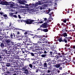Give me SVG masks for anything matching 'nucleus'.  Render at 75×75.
Segmentation results:
<instances>
[{"label": "nucleus", "mask_w": 75, "mask_h": 75, "mask_svg": "<svg viewBox=\"0 0 75 75\" xmlns=\"http://www.w3.org/2000/svg\"><path fill=\"white\" fill-rule=\"evenodd\" d=\"M21 8H24L22 9V11L24 14H28L29 11L34 12L35 11V9L30 8L29 7V5L28 4L25 5V6H21Z\"/></svg>", "instance_id": "f257e3e1"}, {"label": "nucleus", "mask_w": 75, "mask_h": 75, "mask_svg": "<svg viewBox=\"0 0 75 75\" xmlns=\"http://www.w3.org/2000/svg\"><path fill=\"white\" fill-rule=\"evenodd\" d=\"M22 69L25 70L24 72H23V75H26L30 69L29 67L28 66H25L23 67Z\"/></svg>", "instance_id": "f03ea898"}, {"label": "nucleus", "mask_w": 75, "mask_h": 75, "mask_svg": "<svg viewBox=\"0 0 75 75\" xmlns=\"http://www.w3.org/2000/svg\"><path fill=\"white\" fill-rule=\"evenodd\" d=\"M38 8L39 9H40V10H42L43 9H45L46 8L44 7L43 6H40L39 7H36L34 8L33 9H35V11H33L34 12H35V11H38Z\"/></svg>", "instance_id": "7ed1b4c3"}, {"label": "nucleus", "mask_w": 75, "mask_h": 75, "mask_svg": "<svg viewBox=\"0 0 75 75\" xmlns=\"http://www.w3.org/2000/svg\"><path fill=\"white\" fill-rule=\"evenodd\" d=\"M29 8H33L34 7H37V6H38V3H36L35 4H29Z\"/></svg>", "instance_id": "20e7f679"}, {"label": "nucleus", "mask_w": 75, "mask_h": 75, "mask_svg": "<svg viewBox=\"0 0 75 75\" xmlns=\"http://www.w3.org/2000/svg\"><path fill=\"white\" fill-rule=\"evenodd\" d=\"M36 37H39L40 41H42L43 43H44L45 41V39L42 36L40 35H36Z\"/></svg>", "instance_id": "39448f33"}, {"label": "nucleus", "mask_w": 75, "mask_h": 75, "mask_svg": "<svg viewBox=\"0 0 75 75\" xmlns=\"http://www.w3.org/2000/svg\"><path fill=\"white\" fill-rule=\"evenodd\" d=\"M33 21H35L31 19H27V20L25 21L24 22H25L26 24H31L33 23L32 22H33Z\"/></svg>", "instance_id": "423d86ee"}, {"label": "nucleus", "mask_w": 75, "mask_h": 75, "mask_svg": "<svg viewBox=\"0 0 75 75\" xmlns=\"http://www.w3.org/2000/svg\"><path fill=\"white\" fill-rule=\"evenodd\" d=\"M16 4H15L14 3H13L10 5V7L11 8H13H13L14 9H15V10H17V8H18V6H15ZM13 6H15L13 7Z\"/></svg>", "instance_id": "0eeeda50"}, {"label": "nucleus", "mask_w": 75, "mask_h": 75, "mask_svg": "<svg viewBox=\"0 0 75 75\" xmlns=\"http://www.w3.org/2000/svg\"><path fill=\"white\" fill-rule=\"evenodd\" d=\"M41 1H45L44 3H52L54 0H40Z\"/></svg>", "instance_id": "6e6552de"}, {"label": "nucleus", "mask_w": 75, "mask_h": 75, "mask_svg": "<svg viewBox=\"0 0 75 75\" xmlns=\"http://www.w3.org/2000/svg\"><path fill=\"white\" fill-rule=\"evenodd\" d=\"M41 27H42L43 28H47L48 27V25L47 23H44L42 24V25L40 26Z\"/></svg>", "instance_id": "1a4fd4ad"}, {"label": "nucleus", "mask_w": 75, "mask_h": 75, "mask_svg": "<svg viewBox=\"0 0 75 75\" xmlns=\"http://www.w3.org/2000/svg\"><path fill=\"white\" fill-rule=\"evenodd\" d=\"M13 45V44L12 43H7V45L8 47H7V48L8 50H9L10 48L12 47V45Z\"/></svg>", "instance_id": "9d476101"}, {"label": "nucleus", "mask_w": 75, "mask_h": 75, "mask_svg": "<svg viewBox=\"0 0 75 75\" xmlns=\"http://www.w3.org/2000/svg\"><path fill=\"white\" fill-rule=\"evenodd\" d=\"M33 46L34 48H35V50H40V47L39 46L37 45V43L35 44H34Z\"/></svg>", "instance_id": "9b49d317"}, {"label": "nucleus", "mask_w": 75, "mask_h": 75, "mask_svg": "<svg viewBox=\"0 0 75 75\" xmlns=\"http://www.w3.org/2000/svg\"><path fill=\"white\" fill-rule=\"evenodd\" d=\"M0 4L2 5H8V3L6 1H1L0 2Z\"/></svg>", "instance_id": "f8f14e48"}, {"label": "nucleus", "mask_w": 75, "mask_h": 75, "mask_svg": "<svg viewBox=\"0 0 75 75\" xmlns=\"http://www.w3.org/2000/svg\"><path fill=\"white\" fill-rule=\"evenodd\" d=\"M18 1L19 3L22 4H24V3H27V1H25V0H23V2L21 0H18Z\"/></svg>", "instance_id": "ddd939ff"}, {"label": "nucleus", "mask_w": 75, "mask_h": 75, "mask_svg": "<svg viewBox=\"0 0 75 75\" xmlns=\"http://www.w3.org/2000/svg\"><path fill=\"white\" fill-rule=\"evenodd\" d=\"M11 24L10 23V25L8 28L9 30H11V29L14 30H17V28H15L14 27L11 26Z\"/></svg>", "instance_id": "4468645a"}, {"label": "nucleus", "mask_w": 75, "mask_h": 75, "mask_svg": "<svg viewBox=\"0 0 75 75\" xmlns=\"http://www.w3.org/2000/svg\"><path fill=\"white\" fill-rule=\"evenodd\" d=\"M5 41L7 42V43H12L13 44L14 42L13 41H11L10 39H5Z\"/></svg>", "instance_id": "2eb2a0df"}, {"label": "nucleus", "mask_w": 75, "mask_h": 75, "mask_svg": "<svg viewBox=\"0 0 75 75\" xmlns=\"http://www.w3.org/2000/svg\"><path fill=\"white\" fill-rule=\"evenodd\" d=\"M62 63L57 64H56L55 67L56 68H59L61 66H62Z\"/></svg>", "instance_id": "dca6fc26"}, {"label": "nucleus", "mask_w": 75, "mask_h": 75, "mask_svg": "<svg viewBox=\"0 0 75 75\" xmlns=\"http://www.w3.org/2000/svg\"><path fill=\"white\" fill-rule=\"evenodd\" d=\"M6 35V32H0V38L3 37V35Z\"/></svg>", "instance_id": "f3484780"}, {"label": "nucleus", "mask_w": 75, "mask_h": 75, "mask_svg": "<svg viewBox=\"0 0 75 75\" xmlns=\"http://www.w3.org/2000/svg\"><path fill=\"white\" fill-rule=\"evenodd\" d=\"M51 72H52L51 70V69L48 70L47 71V73H46V74H47V75H51V74L50 73H51Z\"/></svg>", "instance_id": "a211bd4d"}, {"label": "nucleus", "mask_w": 75, "mask_h": 75, "mask_svg": "<svg viewBox=\"0 0 75 75\" xmlns=\"http://www.w3.org/2000/svg\"><path fill=\"white\" fill-rule=\"evenodd\" d=\"M52 17V16H50L49 18V20H47V21L46 22V23H48L49 22H51V19Z\"/></svg>", "instance_id": "6ab92c4d"}, {"label": "nucleus", "mask_w": 75, "mask_h": 75, "mask_svg": "<svg viewBox=\"0 0 75 75\" xmlns=\"http://www.w3.org/2000/svg\"><path fill=\"white\" fill-rule=\"evenodd\" d=\"M22 41H23V43H22V45H25V42H26V40L25 38H24L23 40V37L22 39Z\"/></svg>", "instance_id": "aec40b11"}, {"label": "nucleus", "mask_w": 75, "mask_h": 75, "mask_svg": "<svg viewBox=\"0 0 75 75\" xmlns=\"http://www.w3.org/2000/svg\"><path fill=\"white\" fill-rule=\"evenodd\" d=\"M43 1L44 2L40 1H39V4H40V5H41V4H43L44 3H45L44 2H45V1Z\"/></svg>", "instance_id": "412c9836"}, {"label": "nucleus", "mask_w": 75, "mask_h": 75, "mask_svg": "<svg viewBox=\"0 0 75 75\" xmlns=\"http://www.w3.org/2000/svg\"><path fill=\"white\" fill-rule=\"evenodd\" d=\"M24 38H25L26 40V41H28V37L27 36H24L23 37V40Z\"/></svg>", "instance_id": "4be33fe9"}, {"label": "nucleus", "mask_w": 75, "mask_h": 75, "mask_svg": "<svg viewBox=\"0 0 75 75\" xmlns=\"http://www.w3.org/2000/svg\"><path fill=\"white\" fill-rule=\"evenodd\" d=\"M72 38L71 37H69L68 38H67V37H66L65 38V39H68V41H70V39L71 40Z\"/></svg>", "instance_id": "5701e85b"}, {"label": "nucleus", "mask_w": 75, "mask_h": 75, "mask_svg": "<svg viewBox=\"0 0 75 75\" xmlns=\"http://www.w3.org/2000/svg\"><path fill=\"white\" fill-rule=\"evenodd\" d=\"M41 75H48V74H47V72H44V71H43V72H41Z\"/></svg>", "instance_id": "b1692460"}, {"label": "nucleus", "mask_w": 75, "mask_h": 75, "mask_svg": "<svg viewBox=\"0 0 75 75\" xmlns=\"http://www.w3.org/2000/svg\"><path fill=\"white\" fill-rule=\"evenodd\" d=\"M5 59V57L4 56H1L0 55V59Z\"/></svg>", "instance_id": "393cba45"}, {"label": "nucleus", "mask_w": 75, "mask_h": 75, "mask_svg": "<svg viewBox=\"0 0 75 75\" xmlns=\"http://www.w3.org/2000/svg\"><path fill=\"white\" fill-rule=\"evenodd\" d=\"M43 7H48V4H43Z\"/></svg>", "instance_id": "a878e982"}, {"label": "nucleus", "mask_w": 75, "mask_h": 75, "mask_svg": "<svg viewBox=\"0 0 75 75\" xmlns=\"http://www.w3.org/2000/svg\"><path fill=\"white\" fill-rule=\"evenodd\" d=\"M46 56H47V54H43L41 55V57H42V58H45Z\"/></svg>", "instance_id": "bb28decb"}, {"label": "nucleus", "mask_w": 75, "mask_h": 75, "mask_svg": "<svg viewBox=\"0 0 75 75\" xmlns=\"http://www.w3.org/2000/svg\"><path fill=\"white\" fill-rule=\"evenodd\" d=\"M9 14L10 16L11 17H13V14H13V13L9 12Z\"/></svg>", "instance_id": "cd10ccee"}, {"label": "nucleus", "mask_w": 75, "mask_h": 75, "mask_svg": "<svg viewBox=\"0 0 75 75\" xmlns=\"http://www.w3.org/2000/svg\"><path fill=\"white\" fill-rule=\"evenodd\" d=\"M62 33H64V31H65V30H66V28L65 27H63L62 28Z\"/></svg>", "instance_id": "c85d7f7f"}, {"label": "nucleus", "mask_w": 75, "mask_h": 75, "mask_svg": "<svg viewBox=\"0 0 75 75\" xmlns=\"http://www.w3.org/2000/svg\"><path fill=\"white\" fill-rule=\"evenodd\" d=\"M37 44L38 45H41V44H42V42H41L38 41Z\"/></svg>", "instance_id": "c756f323"}, {"label": "nucleus", "mask_w": 75, "mask_h": 75, "mask_svg": "<svg viewBox=\"0 0 75 75\" xmlns=\"http://www.w3.org/2000/svg\"><path fill=\"white\" fill-rule=\"evenodd\" d=\"M58 61L59 62H63V61H64V59L63 58H62V59L59 60Z\"/></svg>", "instance_id": "7c9ffc66"}, {"label": "nucleus", "mask_w": 75, "mask_h": 75, "mask_svg": "<svg viewBox=\"0 0 75 75\" xmlns=\"http://www.w3.org/2000/svg\"><path fill=\"white\" fill-rule=\"evenodd\" d=\"M47 64L46 63H45L44 64V67H45V68H47Z\"/></svg>", "instance_id": "2f4dec72"}, {"label": "nucleus", "mask_w": 75, "mask_h": 75, "mask_svg": "<svg viewBox=\"0 0 75 75\" xmlns=\"http://www.w3.org/2000/svg\"><path fill=\"white\" fill-rule=\"evenodd\" d=\"M5 47H6V48H5L4 50V52H7V50L8 49H7V47L6 46H5Z\"/></svg>", "instance_id": "473e14b6"}, {"label": "nucleus", "mask_w": 75, "mask_h": 75, "mask_svg": "<svg viewBox=\"0 0 75 75\" xmlns=\"http://www.w3.org/2000/svg\"><path fill=\"white\" fill-rule=\"evenodd\" d=\"M0 63L2 65H4V63L1 60H0Z\"/></svg>", "instance_id": "72a5a7b5"}, {"label": "nucleus", "mask_w": 75, "mask_h": 75, "mask_svg": "<svg viewBox=\"0 0 75 75\" xmlns=\"http://www.w3.org/2000/svg\"><path fill=\"white\" fill-rule=\"evenodd\" d=\"M50 47L51 49H53L54 48V47L53 45H51L50 46Z\"/></svg>", "instance_id": "f704fd0d"}, {"label": "nucleus", "mask_w": 75, "mask_h": 75, "mask_svg": "<svg viewBox=\"0 0 75 75\" xmlns=\"http://www.w3.org/2000/svg\"><path fill=\"white\" fill-rule=\"evenodd\" d=\"M67 33H63V36L64 37H67Z\"/></svg>", "instance_id": "c9c22d12"}, {"label": "nucleus", "mask_w": 75, "mask_h": 75, "mask_svg": "<svg viewBox=\"0 0 75 75\" xmlns=\"http://www.w3.org/2000/svg\"><path fill=\"white\" fill-rule=\"evenodd\" d=\"M52 9H50V8H49L48 9V12H47V14H48V13H49L50 12V11H51V10H52V9H52V8H51Z\"/></svg>", "instance_id": "e433bc0d"}, {"label": "nucleus", "mask_w": 75, "mask_h": 75, "mask_svg": "<svg viewBox=\"0 0 75 75\" xmlns=\"http://www.w3.org/2000/svg\"><path fill=\"white\" fill-rule=\"evenodd\" d=\"M36 69V72H38V71H39V69L38 68H35Z\"/></svg>", "instance_id": "4c0bfd02"}, {"label": "nucleus", "mask_w": 75, "mask_h": 75, "mask_svg": "<svg viewBox=\"0 0 75 75\" xmlns=\"http://www.w3.org/2000/svg\"><path fill=\"white\" fill-rule=\"evenodd\" d=\"M52 52L53 53H54V54H57V52L55 50H53L52 51Z\"/></svg>", "instance_id": "58836bf2"}, {"label": "nucleus", "mask_w": 75, "mask_h": 75, "mask_svg": "<svg viewBox=\"0 0 75 75\" xmlns=\"http://www.w3.org/2000/svg\"><path fill=\"white\" fill-rule=\"evenodd\" d=\"M43 31L44 32H47V31H48V30L47 29H44L43 30Z\"/></svg>", "instance_id": "ea45409f"}, {"label": "nucleus", "mask_w": 75, "mask_h": 75, "mask_svg": "<svg viewBox=\"0 0 75 75\" xmlns=\"http://www.w3.org/2000/svg\"><path fill=\"white\" fill-rule=\"evenodd\" d=\"M59 42H62V38H61L60 39H59Z\"/></svg>", "instance_id": "a19ab883"}, {"label": "nucleus", "mask_w": 75, "mask_h": 75, "mask_svg": "<svg viewBox=\"0 0 75 75\" xmlns=\"http://www.w3.org/2000/svg\"><path fill=\"white\" fill-rule=\"evenodd\" d=\"M36 50H35V49H34V48H33L32 50V51L33 52H37V51Z\"/></svg>", "instance_id": "79ce46f5"}, {"label": "nucleus", "mask_w": 75, "mask_h": 75, "mask_svg": "<svg viewBox=\"0 0 75 75\" xmlns=\"http://www.w3.org/2000/svg\"><path fill=\"white\" fill-rule=\"evenodd\" d=\"M31 60L32 61H35L36 59L35 58H32L31 59Z\"/></svg>", "instance_id": "37998d69"}, {"label": "nucleus", "mask_w": 75, "mask_h": 75, "mask_svg": "<svg viewBox=\"0 0 75 75\" xmlns=\"http://www.w3.org/2000/svg\"><path fill=\"white\" fill-rule=\"evenodd\" d=\"M17 33L16 36H17V37H19V34H20V32H17Z\"/></svg>", "instance_id": "c03bdc74"}, {"label": "nucleus", "mask_w": 75, "mask_h": 75, "mask_svg": "<svg viewBox=\"0 0 75 75\" xmlns=\"http://www.w3.org/2000/svg\"><path fill=\"white\" fill-rule=\"evenodd\" d=\"M10 63H7L6 65V67H10Z\"/></svg>", "instance_id": "a18cd8bd"}, {"label": "nucleus", "mask_w": 75, "mask_h": 75, "mask_svg": "<svg viewBox=\"0 0 75 75\" xmlns=\"http://www.w3.org/2000/svg\"><path fill=\"white\" fill-rule=\"evenodd\" d=\"M4 38H6V39H7V38H9V37H8L6 35H5L4 36Z\"/></svg>", "instance_id": "49530a36"}, {"label": "nucleus", "mask_w": 75, "mask_h": 75, "mask_svg": "<svg viewBox=\"0 0 75 75\" xmlns=\"http://www.w3.org/2000/svg\"><path fill=\"white\" fill-rule=\"evenodd\" d=\"M1 25L2 27H3V26L4 25H4V23H3V22L1 23Z\"/></svg>", "instance_id": "de8ad7c7"}, {"label": "nucleus", "mask_w": 75, "mask_h": 75, "mask_svg": "<svg viewBox=\"0 0 75 75\" xmlns=\"http://www.w3.org/2000/svg\"><path fill=\"white\" fill-rule=\"evenodd\" d=\"M1 47H3L4 46V44L3 43H2L1 44Z\"/></svg>", "instance_id": "09e8293b"}, {"label": "nucleus", "mask_w": 75, "mask_h": 75, "mask_svg": "<svg viewBox=\"0 0 75 75\" xmlns=\"http://www.w3.org/2000/svg\"><path fill=\"white\" fill-rule=\"evenodd\" d=\"M29 66H30V68H33V65H32V64H29Z\"/></svg>", "instance_id": "8fccbe9b"}, {"label": "nucleus", "mask_w": 75, "mask_h": 75, "mask_svg": "<svg viewBox=\"0 0 75 75\" xmlns=\"http://www.w3.org/2000/svg\"><path fill=\"white\" fill-rule=\"evenodd\" d=\"M55 58H56V59H59V57H58V56H55Z\"/></svg>", "instance_id": "3c124183"}, {"label": "nucleus", "mask_w": 75, "mask_h": 75, "mask_svg": "<svg viewBox=\"0 0 75 75\" xmlns=\"http://www.w3.org/2000/svg\"><path fill=\"white\" fill-rule=\"evenodd\" d=\"M12 17H15V18H17V16L16 15H13Z\"/></svg>", "instance_id": "603ef678"}, {"label": "nucleus", "mask_w": 75, "mask_h": 75, "mask_svg": "<svg viewBox=\"0 0 75 75\" xmlns=\"http://www.w3.org/2000/svg\"><path fill=\"white\" fill-rule=\"evenodd\" d=\"M43 54H47V52L46 51H44L43 52Z\"/></svg>", "instance_id": "864d4df0"}, {"label": "nucleus", "mask_w": 75, "mask_h": 75, "mask_svg": "<svg viewBox=\"0 0 75 75\" xmlns=\"http://www.w3.org/2000/svg\"><path fill=\"white\" fill-rule=\"evenodd\" d=\"M10 37L11 38H13V35L12 33H11L10 34Z\"/></svg>", "instance_id": "5fc2aeb1"}, {"label": "nucleus", "mask_w": 75, "mask_h": 75, "mask_svg": "<svg viewBox=\"0 0 75 75\" xmlns=\"http://www.w3.org/2000/svg\"><path fill=\"white\" fill-rule=\"evenodd\" d=\"M50 43L48 42V44H47V46H48V47H50Z\"/></svg>", "instance_id": "6e6d98bb"}, {"label": "nucleus", "mask_w": 75, "mask_h": 75, "mask_svg": "<svg viewBox=\"0 0 75 75\" xmlns=\"http://www.w3.org/2000/svg\"><path fill=\"white\" fill-rule=\"evenodd\" d=\"M64 41L65 42L67 43V40L65 39H64Z\"/></svg>", "instance_id": "4d7b16f0"}, {"label": "nucleus", "mask_w": 75, "mask_h": 75, "mask_svg": "<svg viewBox=\"0 0 75 75\" xmlns=\"http://www.w3.org/2000/svg\"><path fill=\"white\" fill-rule=\"evenodd\" d=\"M30 54H31V55L32 56H34V54L33 53H31Z\"/></svg>", "instance_id": "13d9d810"}, {"label": "nucleus", "mask_w": 75, "mask_h": 75, "mask_svg": "<svg viewBox=\"0 0 75 75\" xmlns=\"http://www.w3.org/2000/svg\"><path fill=\"white\" fill-rule=\"evenodd\" d=\"M58 57H59V58H60L62 57V55H60V56H58Z\"/></svg>", "instance_id": "bf43d9fd"}, {"label": "nucleus", "mask_w": 75, "mask_h": 75, "mask_svg": "<svg viewBox=\"0 0 75 75\" xmlns=\"http://www.w3.org/2000/svg\"><path fill=\"white\" fill-rule=\"evenodd\" d=\"M43 23H44V22L42 21H40L39 22V23H40V24Z\"/></svg>", "instance_id": "052dcab7"}, {"label": "nucleus", "mask_w": 75, "mask_h": 75, "mask_svg": "<svg viewBox=\"0 0 75 75\" xmlns=\"http://www.w3.org/2000/svg\"><path fill=\"white\" fill-rule=\"evenodd\" d=\"M59 70H62V67H60L59 68Z\"/></svg>", "instance_id": "680f3d73"}, {"label": "nucleus", "mask_w": 75, "mask_h": 75, "mask_svg": "<svg viewBox=\"0 0 75 75\" xmlns=\"http://www.w3.org/2000/svg\"><path fill=\"white\" fill-rule=\"evenodd\" d=\"M53 12H52L51 13H49V16H51V15H52V14H53Z\"/></svg>", "instance_id": "e2e57ef3"}, {"label": "nucleus", "mask_w": 75, "mask_h": 75, "mask_svg": "<svg viewBox=\"0 0 75 75\" xmlns=\"http://www.w3.org/2000/svg\"><path fill=\"white\" fill-rule=\"evenodd\" d=\"M54 6H55V7H57V4H54Z\"/></svg>", "instance_id": "0e129e2a"}, {"label": "nucleus", "mask_w": 75, "mask_h": 75, "mask_svg": "<svg viewBox=\"0 0 75 75\" xmlns=\"http://www.w3.org/2000/svg\"><path fill=\"white\" fill-rule=\"evenodd\" d=\"M66 21H67V20H64L63 21V22H64V23H66Z\"/></svg>", "instance_id": "69168bd1"}, {"label": "nucleus", "mask_w": 75, "mask_h": 75, "mask_svg": "<svg viewBox=\"0 0 75 75\" xmlns=\"http://www.w3.org/2000/svg\"><path fill=\"white\" fill-rule=\"evenodd\" d=\"M18 17L19 18H20V19L21 18V16H20V15H18Z\"/></svg>", "instance_id": "338daca9"}, {"label": "nucleus", "mask_w": 75, "mask_h": 75, "mask_svg": "<svg viewBox=\"0 0 75 75\" xmlns=\"http://www.w3.org/2000/svg\"><path fill=\"white\" fill-rule=\"evenodd\" d=\"M4 15V17H7V15Z\"/></svg>", "instance_id": "774afa93"}]
</instances>
